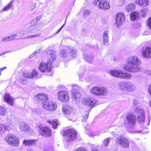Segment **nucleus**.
<instances>
[{"mask_svg":"<svg viewBox=\"0 0 151 151\" xmlns=\"http://www.w3.org/2000/svg\"><path fill=\"white\" fill-rule=\"evenodd\" d=\"M58 100L61 102L67 101L69 99L67 92L64 91H60L58 92Z\"/></svg>","mask_w":151,"mask_h":151,"instance_id":"obj_13","label":"nucleus"},{"mask_svg":"<svg viewBox=\"0 0 151 151\" xmlns=\"http://www.w3.org/2000/svg\"><path fill=\"white\" fill-rule=\"evenodd\" d=\"M63 136L66 141L71 142L76 138V132L73 129H69L64 132Z\"/></svg>","mask_w":151,"mask_h":151,"instance_id":"obj_6","label":"nucleus"},{"mask_svg":"<svg viewBox=\"0 0 151 151\" xmlns=\"http://www.w3.org/2000/svg\"><path fill=\"white\" fill-rule=\"evenodd\" d=\"M103 43L106 45H109V32L105 31L103 34Z\"/></svg>","mask_w":151,"mask_h":151,"instance_id":"obj_24","label":"nucleus"},{"mask_svg":"<svg viewBox=\"0 0 151 151\" xmlns=\"http://www.w3.org/2000/svg\"><path fill=\"white\" fill-rule=\"evenodd\" d=\"M68 119L69 120H71V121H73V119H70V118H68Z\"/></svg>","mask_w":151,"mask_h":151,"instance_id":"obj_61","label":"nucleus"},{"mask_svg":"<svg viewBox=\"0 0 151 151\" xmlns=\"http://www.w3.org/2000/svg\"><path fill=\"white\" fill-rule=\"evenodd\" d=\"M90 13L88 10H85L84 13V15L85 16H87L90 14Z\"/></svg>","mask_w":151,"mask_h":151,"instance_id":"obj_51","label":"nucleus"},{"mask_svg":"<svg viewBox=\"0 0 151 151\" xmlns=\"http://www.w3.org/2000/svg\"><path fill=\"white\" fill-rule=\"evenodd\" d=\"M40 35V34H37V35H32V36H29L28 37V38H31V37H39Z\"/></svg>","mask_w":151,"mask_h":151,"instance_id":"obj_55","label":"nucleus"},{"mask_svg":"<svg viewBox=\"0 0 151 151\" xmlns=\"http://www.w3.org/2000/svg\"><path fill=\"white\" fill-rule=\"evenodd\" d=\"M116 23L118 26L121 25L125 20V16L123 13L118 14L116 17Z\"/></svg>","mask_w":151,"mask_h":151,"instance_id":"obj_16","label":"nucleus"},{"mask_svg":"<svg viewBox=\"0 0 151 151\" xmlns=\"http://www.w3.org/2000/svg\"><path fill=\"white\" fill-rule=\"evenodd\" d=\"M75 151H87L85 148L80 147L78 148Z\"/></svg>","mask_w":151,"mask_h":151,"instance_id":"obj_44","label":"nucleus"},{"mask_svg":"<svg viewBox=\"0 0 151 151\" xmlns=\"http://www.w3.org/2000/svg\"><path fill=\"white\" fill-rule=\"evenodd\" d=\"M147 24L151 29V17L149 18L147 20Z\"/></svg>","mask_w":151,"mask_h":151,"instance_id":"obj_47","label":"nucleus"},{"mask_svg":"<svg viewBox=\"0 0 151 151\" xmlns=\"http://www.w3.org/2000/svg\"><path fill=\"white\" fill-rule=\"evenodd\" d=\"M12 1H11V2H10V7L11 6V4H12Z\"/></svg>","mask_w":151,"mask_h":151,"instance_id":"obj_62","label":"nucleus"},{"mask_svg":"<svg viewBox=\"0 0 151 151\" xmlns=\"http://www.w3.org/2000/svg\"><path fill=\"white\" fill-rule=\"evenodd\" d=\"M88 113H86V114L85 116H83V118L82 119V120L83 122L85 121L88 118Z\"/></svg>","mask_w":151,"mask_h":151,"instance_id":"obj_53","label":"nucleus"},{"mask_svg":"<svg viewBox=\"0 0 151 151\" xmlns=\"http://www.w3.org/2000/svg\"><path fill=\"white\" fill-rule=\"evenodd\" d=\"M129 83L128 82H122L119 83V85L122 90L127 91Z\"/></svg>","mask_w":151,"mask_h":151,"instance_id":"obj_26","label":"nucleus"},{"mask_svg":"<svg viewBox=\"0 0 151 151\" xmlns=\"http://www.w3.org/2000/svg\"><path fill=\"white\" fill-rule=\"evenodd\" d=\"M147 11L148 9H145L141 10L140 12L142 17H146L147 14Z\"/></svg>","mask_w":151,"mask_h":151,"instance_id":"obj_39","label":"nucleus"},{"mask_svg":"<svg viewBox=\"0 0 151 151\" xmlns=\"http://www.w3.org/2000/svg\"><path fill=\"white\" fill-rule=\"evenodd\" d=\"M66 19L65 20V22L64 24L59 29L58 31L55 34H53L52 35H50V36L47 37L45 39V40L47 39L50 38H51V37H52L54 36L57 34H58L60 31V30H61V29L63 28V27L65 25V23L66 22Z\"/></svg>","mask_w":151,"mask_h":151,"instance_id":"obj_36","label":"nucleus"},{"mask_svg":"<svg viewBox=\"0 0 151 151\" xmlns=\"http://www.w3.org/2000/svg\"><path fill=\"white\" fill-rule=\"evenodd\" d=\"M91 92L96 96H105L108 93L107 90L106 88L99 87H93L91 90Z\"/></svg>","mask_w":151,"mask_h":151,"instance_id":"obj_8","label":"nucleus"},{"mask_svg":"<svg viewBox=\"0 0 151 151\" xmlns=\"http://www.w3.org/2000/svg\"><path fill=\"white\" fill-rule=\"evenodd\" d=\"M14 39H17V37L16 34L10 36V40H12Z\"/></svg>","mask_w":151,"mask_h":151,"instance_id":"obj_50","label":"nucleus"},{"mask_svg":"<svg viewBox=\"0 0 151 151\" xmlns=\"http://www.w3.org/2000/svg\"><path fill=\"white\" fill-rule=\"evenodd\" d=\"M90 136H93V134H91L90 135Z\"/></svg>","mask_w":151,"mask_h":151,"instance_id":"obj_63","label":"nucleus"},{"mask_svg":"<svg viewBox=\"0 0 151 151\" xmlns=\"http://www.w3.org/2000/svg\"><path fill=\"white\" fill-rule=\"evenodd\" d=\"M6 113L5 109L2 106H0V115L1 116L4 115Z\"/></svg>","mask_w":151,"mask_h":151,"instance_id":"obj_40","label":"nucleus"},{"mask_svg":"<svg viewBox=\"0 0 151 151\" xmlns=\"http://www.w3.org/2000/svg\"><path fill=\"white\" fill-rule=\"evenodd\" d=\"M35 99L37 102L41 103L43 106V104L47 101V96L45 93H40L35 97Z\"/></svg>","mask_w":151,"mask_h":151,"instance_id":"obj_14","label":"nucleus"},{"mask_svg":"<svg viewBox=\"0 0 151 151\" xmlns=\"http://www.w3.org/2000/svg\"><path fill=\"white\" fill-rule=\"evenodd\" d=\"M9 36H8L7 37H5V38H3L1 42H5V41H8L9 40Z\"/></svg>","mask_w":151,"mask_h":151,"instance_id":"obj_52","label":"nucleus"},{"mask_svg":"<svg viewBox=\"0 0 151 151\" xmlns=\"http://www.w3.org/2000/svg\"><path fill=\"white\" fill-rule=\"evenodd\" d=\"M83 57V59L89 63H91L93 60V55L88 50L84 52Z\"/></svg>","mask_w":151,"mask_h":151,"instance_id":"obj_15","label":"nucleus"},{"mask_svg":"<svg viewBox=\"0 0 151 151\" xmlns=\"http://www.w3.org/2000/svg\"><path fill=\"white\" fill-rule=\"evenodd\" d=\"M68 54L69 56L73 58H75L77 56V52L75 49L73 48L69 49Z\"/></svg>","mask_w":151,"mask_h":151,"instance_id":"obj_29","label":"nucleus"},{"mask_svg":"<svg viewBox=\"0 0 151 151\" xmlns=\"http://www.w3.org/2000/svg\"><path fill=\"white\" fill-rule=\"evenodd\" d=\"M91 148L92 151H98L97 150V148L96 147V146L94 145L92 146Z\"/></svg>","mask_w":151,"mask_h":151,"instance_id":"obj_54","label":"nucleus"},{"mask_svg":"<svg viewBox=\"0 0 151 151\" xmlns=\"http://www.w3.org/2000/svg\"><path fill=\"white\" fill-rule=\"evenodd\" d=\"M57 106V104L53 101H47L43 104V107L49 111H52L55 110Z\"/></svg>","mask_w":151,"mask_h":151,"instance_id":"obj_11","label":"nucleus"},{"mask_svg":"<svg viewBox=\"0 0 151 151\" xmlns=\"http://www.w3.org/2000/svg\"><path fill=\"white\" fill-rule=\"evenodd\" d=\"M36 55V52H34L33 54H32L31 55H30L29 56V57L30 58H31L33 57V56H35Z\"/></svg>","mask_w":151,"mask_h":151,"instance_id":"obj_57","label":"nucleus"},{"mask_svg":"<svg viewBox=\"0 0 151 151\" xmlns=\"http://www.w3.org/2000/svg\"><path fill=\"white\" fill-rule=\"evenodd\" d=\"M47 52L48 55H49V60L50 62H42L40 64L39 67L40 70L41 72H44L46 70L47 71L50 72L52 70L51 65V62L54 61L56 59L55 52V51L52 50H49L47 49L45 50Z\"/></svg>","mask_w":151,"mask_h":151,"instance_id":"obj_2","label":"nucleus"},{"mask_svg":"<svg viewBox=\"0 0 151 151\" xmlns=\"http://www.w3.org/2000/svg\"><path fill=\"white\" fill-rule=\"evenodd\" d=\"M136 3L140 6H146L148 5L147 0H136Z\"/></svg>","mask_w":151,"mask_h":151,"instance_id":"obj_28","label":"nucleus"},{"mask_svg":"<svg viewBox=\"0 0 151 151\" xmlns=\"http://www.w3.org/2000/svg\"><path fill=\"white\" fill-rule=\"evenodd\" d=\"M28 151H33L31 149H29V150Z\"/></svg>","mask_w":151,"mask_h":151,"instance_id":"obj_64","label":"nucleus"},{"mask_svg":"<svg viewBox=\"0 0 151 151\" xmlns=\"http://www.w3.org/2000/svg\"><path fill=\"white\" fill-rule=\"evenodd\" d=\"M9 52L8 51H7V52H3V53H1L0 54V56L1 55H4V54H5L7 52Z\"/></svg>","mask_w":151,"mask_h":151,"instance_id":"obj_60","label":"nucleus"},{"mask_svg":"<svg viewBox=\"0 0 151 151\" xmlns=\"http://www.w3.org/2000/svg\"><path fill=\"white\" fill-rule=\"evenodd\" d=\"M47 122L52 125L54 129H56L57 128L58 125L57 119H55L52 121L49 120L47 121Z\"/></svg>","mask_w":151,"mask_h":151,"instance_id":"obj_32","label":"nucleus"},{"mask_svg":"<svg viewBox=\"0 0 151 151\" xmlns=\"http://www.w3.org/2000/svg\"><path fill=\"white\" fill-rule=\"evenodd\" d=\"M145 74L151 76V70H146L145 71Z\"/></svg>","mask_w":151,"mask_h":151,"instance_id":"obj_46","label":"nucleus"},{"mask_svg":"<svg viewBox=\"0 0 151 151\" xmlns=\"http://www.w3.org/2000/svg\"><path fill=\"white\" fill-rule=\"evenodd\" d=\"M127 62V64L124 65V69L126 71L132 73L139 71L141 68L139 65L141 63L140 60L136 56L131 57L128 58Z\"/></svg>","mask_w":151,"mask_h":151,"instance_id":"obj_1","label":"nucleus"},{"mask_svg":"<svg viewBox=\"0 0 151 151\" xmlns=\"http://www.w3.org/2000/svg\"><path fill=\"white\" fill-rule=\"evenodd\" d=\"M41 51V48L37 50L35 52H36V54L37 53H39Z\"/></svg>","mask_w":151,"mask_h":151,"instance_id":"obj_59","label":"nucleus"},{"mask_svg":"<svg viewBox=\"0 0 151 151\" xmlns=\"http://www.w3.org/2000/svg\"><path fill=\"white\" fill-rule=\"evenodd\" d=\"M116 142L123 148H127L129 146V140L125 137L119 136L116 139Z\"/></svg>","mask_w":151,"mask_h":151,"instance_id":"obj_10","label":"nucleus"},{"mask_svg":"<svg viewBox=\"0 0 151 151\" xmlns=\"http://www.w3.org/2000/svg\"><path fill=\"white\" fill-rule=\"evenodd\" d=\"M109 73L113 76L127 79H130L132 77V75L129 73L124 72L122 70H111Z\"/></svg>","mask_w":151,"mask_h":151,"instance_id":"obj_5","label":"nucleus"},{"mask_svg":"<svg viewBox=\"0 0 151 151\" xmlns=\"http://www.w3.org/2000/svg\"><path fill=\"white\" fill-rule=\"evenodd\" d=\"M111 138V137L106 138L103 142V144L105 146H107L109 144Z\"/></svg>","mask_w":151,"mask_h":151,"instance_id":"obj_41","label":"nucleus"},{"mask_svg":"<svg viewBox=\"0 0 151 151\" xmlns=\"http://www.w3.org/2000/svg\"><path fill=\"white\" fill-rule=\"evenodd\" d=\"M38 75L37 71L34 70L31 72L23 73L22 75V78H19V80L20 84L22 85H25L27 84V81L26 78H36Z\"/></svg>","mask_w":151,"mask_h":151,"instance_id":"obj_3","label":"nucleus"},{"mask_svg":"<svg viewBox=\"0 0 151 151\" xmlns=\"http://www.w3.org/2000/svg\"><path fill=\"white\" fill-rule=\"evenodd\" d=\"M10 142L12 146L15 147H18L19 145V139L13 135H10Z\"/></svg>","mask_w":151,"mask_h":151,"instance_id":"obj_20","label":"nucleus"},{"mask_svg":"<svg viewBox=\"0 0 151 151\" xmlns=\"http://www.w3.org/2000/svg\"><path fill=\"white\" fill-rule=\"evenodd\" d=\"M38 127L41 135L44 137H47L51 136V131L50 129L47 127H41L39 126Z\"/></svg>","mask_w":151,"mask_h":151,"instance_id":"obj_12","label":"nucleus"},{"mask_svg":"<svg viewBox=\"0 0 151 151\" xmlns=\"http://www.w3.org/2000/svg\"><path fill=\"white\" fill-rule=\"evenodd\" d=\"M6 130H8L7 127L6 125H4L3 126H0V134Z\"/></svg>","mask_w":151,"mask_h":151,"instance_id":"obj_37","label":"nucleus"},{"mask_svg":"<svg viewBox=\"0 0 151 151\" xmlns=\"http://www.w3.org/2000/svg\"><path fill=\"white\" fill-rule=\"evenodd\" d=\"M136 8L135 4L132 3L127 5L125 6V9L128 12H130L134 10Z\"/></svg>","mask_w":151,"mask_h":151,"instance_id":"obj_30","label":"nucleus"},{"mask_svg":"<svg viewBox=\"0 0 151 151\" xmlns=\"http://www.w3.org/2000/svg\"><path fill=\"white\" fill-rule=\"evenodd\" d=\"M97 102L96 99L93 98L90 99H86L83 101V103L84 104L86 105L90 106H92L94 105Z\"/></svg>","mask_w":151,"mask_h":151,"instance_id":"obj_22","label":"nucleus"},{"mask_svg":"<svg viewBox=\"0 0 151 151\" xmlns=\"http://www.w3.org/2000/svg\"><path fill=\"white\" fill-rule=\"evenodd\" d=\"M37 139L28 140L24 139L23 140V143L25 146H33L36 144Z\"/></svg>","mask_w":151,"mask_h":151,"instance_id":"obj_23","label":"nucleus"},{"mask_svg":"<svg viewBox=\"0 0 151 151\" xmlns=\"http://www.w3.org/2000/svg\"><path fill=\"white\" fill-rule=\"evenodd\" d=\"M17 37V39H19L21 38V37L27 34V32L26 31L20 32L16 34Z\"/></svg>","mask_w":151,"mask_h":151,"instance_id":"obj_34","label":"nucleus"},{"mask_svg":"<svg viewBox=\"0 0 151 151\" xmlns=\"http://www.w3.org/2000/svg\"><path fill=\"white\" fill-rule=\"evenodd\" d=\"M136 121L135 116L132 114H129L126 117L125 121V125L128 129H133L134 128Z\"/></svg>","mask_w":151,"mask_h":151,"instance_id":"obj_7","label":"nucleus"},{"mask_svg":"<svg viewBox=\"0 0 151 151\" xmlns=\"http://www.w3.org/2000/svg\"><path fill=\"white\" fill-rule=\"evenodd\" d=\"M72 86V99L75 101L76 102H78L80 101L81 96V94L79 93L78 89L80 87L78 86L77 85H73L71 84Z\"/></svg>","mask_w":151,"mask_h":151,"instance_id":"obj_9","label":"nucleus"},{"mask_svg":"<svg viewBox=\"0 0 151 151\" xmlns=\"http://www.w3.org/2000/svg\"><path fill=\"white\" fill-rule=\"evenodd\" d=\"M140 16V15L139 12L137 11L133 12L130 14V18L132 21H134L136 19H137Z\"/></svg>","mask_w":151,"mask_h":151,"instance_id":"obj_27","label":"nucleus"},{"mask_svg":"<svg viewBox=\"0 0 151 151\" xmlns=\"http://www.w3.org/2000/svg\"><path fill=\"white\" fill-rule=\"evenodd\" d=\"M40 30L37 24L31 25L27 28V34L29 33H35Z\"/></svg>","mask_w":151,"mask_h":151,"instance_id":"obj_19","label":"nucleus"},{"mask_svg":"<svg viewBox=\"0 0 151 151\" xmlns=\"http://www.w3.org/2000/svg\"><path fill=\"white\" fill-rule=\"evenodd\" d=\"M31 113L32 116H34L36 115H38L41 114L40 110L38 109H33L32 110Z\"/></svg>","mask_w":151,"mask_h":151,"instance_id":"obj_35","label":"nucleus"},{"mask_svg":"<svg viewBox=\"0 0 151 151\" xmlns=\"http://www.w3.org/2000/svg\"><path fill=\"white\" fill-rule=\"evenodd\" d=\"M109 3L106 0H100L99 3V8L103 9H107L110 8Z\"/></svg>","mask_w":151,"mask_h":151,"instance_id":"obj_18","label":"nucleus"},{"mask_svg":"<svg viewBox=\"0 0 151 151\" xmlns=\"http://www.w3.org/2000/svg\"><path fill=\"white\" fill-rule=\"evenodd\" d=\"M4 102L8 104H9V93H6L4 96Z\"/></svg>","mask_w":151,"mask_h":151,"instance_id":"obj_33","label":"nucleus"},{"mask_svg":"<svg viewBox=\"0 0 151 151\" xmlns=\"http://www.w3.org/2000/svg\"><path fill=\"white\" fill-rule=\"evenodd\" d=\"M136 86L132 83L130 82L128 89L127 91L130 92H133L136 91Z\"/></svg>","mask_w":151,"mask_h":151,"instance_id":"obj_31","label":"nucleus"},{"mask_svg":"<svg viewBox=\"0 0 151 151\" xmlns=\"http://www.w3.org/2000/svg\"><path fill=\"white\" fill-rule=\"evenodd\" d=\"M36 7V4L34 3L32 6H31L30 8V9L31 11H32L34 10Z\"/></svg>","mask_w":151,"mask_h":151,"instance_id":"obj_49","label":"nucleus"},{"mask_svg":"<svg viewBox=\"0 0 151 151\" xmlns=\"http://www.w3.org/2000/svg\"><path fill=\"white\" fill-rule=\"evenodd\" d=\"M19 126L20 130L24 132H26L31 130V129L29 125L25 122L20 123Z\"/></svg>","mask_w":151,"mask_h":151,"instance_id":"obj_17","label":"nucleus"},{"mask_svg":"<svg viewBox=\"0 0 151 151\" xmlns=\"http://www.w3.org/2000/svg\"><path fill=\"white\" fill-rule=\"evenodd\" d=\"M9 135L8 134L5 137V141L8 143V144H9Z\"/></svg>","mask_w":151,"mask_h":151,"instance_id":"obj_43","label":"nucleus"},{"mask_svg":"<svg viewBox=\"0 0 151 151\" xmlns=\"http://www.w3.org/2000/svg\"><path fill=\"white\" fill-rule=\"evenodd\" d=\"M60 55L63 58H65L68 55L67 52L65 50H63L61 51Z\"/></svg>","mask_w":151,"mask_h":151,"instance_id":"obj_38","label":"nucleus"},{"mask_svg":"<svg viewBox=\"0 0 151 151\" xmlns=\"http://www.w3.org/2000/svg\"><path fill=\"white\" fill-rule=\"evenodd\" d=\"M41 19V16H38L37 18H35L34 19H33L31 22V23H34V22H37L39 19L40 20Z\"/></svg>","mask_w":151,"mask_h":151,"instance_id":"obj_45","label":"nucleus"},{"mask_svg":"<svg viewBox=\"0 0 151 151\" xmlns=\"http://www.w3.org/2000/svg\"><path fill=\"white\" fill-rule=\"evenodd\" d=\"M6 68V67H4L2 68H0V76L1 75V72L4 70Z\"/></svg>","mask_w":151,"mask_h":151,"instance_id":"obj_56","label":"nucleus"},{"mask_svg":"<svg viewBox=\"0 0 151 151\" xmlns=\"http://www.w3.org/2000/svg\"><path fill=\"white\" fill-rule=\"evenodd\" d=\"M14 99H12L11 97L10 96V105L11 106H13L14 104Z\"/></svg>","mask_w":151,"mask_h":151,"instance_id":"obj_48","label":"nucleus"},{"mask_svg":"<svg viewBox=\"0 0 151 151\" xmlns=\"http://www.w3.org/2000/svg\"><path fill=\"white\" fill-rule=\"evenodd\" d=\"M133 103L136 108L135 112L139 121L140 122L143 121L145 119V113L144 110L139 107L140 106L139 102L137 100L134 99Z\"/></svg>","mask_w":151,"mask_h":151,"instance_id":"obj_4","label":"nucleus"},{"mask_svg":"<svg viewBox=\"0 0 151 151\" xmlns=\"http://www.w3.org/2000/svg\"><path fill=\"white\" fill-rule=\"evenodd\" d=\"M36 55V52H34L33 54H32L31 55H30L29 56V57L30 58H31L33 57V56H35Z\"/></svg>","mask_w":151,"mask_h":151,"instance_id":"obj_58","label":"nucleus"},{"mask_svg":"<svg viewBox=\"0 0 151 151\" xmlns=\"http://www.w3.org/2000/svg\"><path fill=\"white\" fill-rule=\"evenodd\" d=\"M142 54L145 58L151 57V48L147 47L143 48L142 50Z\"/></svg>","mask_w":151,"mask_h":151,"instance_id":"obj_21","label":"nucleus"},{"mask_svg":"<svg viewBox=\"0 0 151 151\" xmlns=\"http://www.w3.org/2000/svg\"><path fill=\"white\" fill-rule=\"evenodd\" d=\"M73 109L67 105H65L63 106L62 111L65 115H71V113Z\"/></svg>","mask_w":151,"mask_h":151,"instance_id":"obj_25","label":"nucleus"},{"mask_svg":"<svg viewBox=\"0 0 151 151\" xmlns=\"http://www.w3.org/2000/svg\"><path fill=\"white\" fill-rule=\"evenodd\" d=\"M9 9V3H8L7 5L3 9L2 11H1L0 12L4 11H7Z\"/></svg>","mask_w":151,"mask_h":151,"instance_id":"obj_42","label":"nucleus"}]
</instances>
